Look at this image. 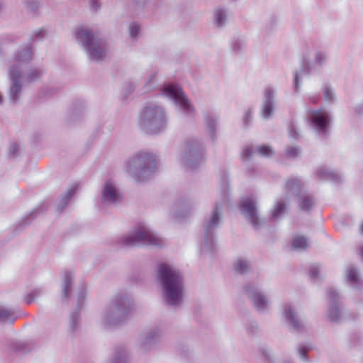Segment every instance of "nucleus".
<instances>
[{
    "label": "nucleus",
    "instance_id": "f257e3e1",
    "mask_svg": "<svg viewBox=\"0 0 363 363\" xmlns=\"http://www.w3.org/2000/svg\"><path fill=\"white\" fill-rule=\"evenodd\" d=\"M157 280L168 306H179L182 303L184 280L182 272L165 262L157 264Z\"/></svg>",
    "mask_w": 363,
    "mask_h": 363
},
{
    "label": "nucleus",
    "instance_id": "f03ea898",
    "mask_svg": "<svg viewBox=\"0 0 363 363\" xmlns=\"http://www.w3.org/2000/svg\"><path fill=\"white\" fill-rule=\"evenodd\" d=\"M133 301L125 291L116 294L101 313L104 327L118 326L124 324L131 315Z\"/></svg>",
    "mask_w": 363,
    "mask_h": 363
},
{
    "label": "nucleus",
    "instance_id": "7ed1b4c3",
    "mask_svg": "<svg viewBox=\"0 0 363 363\" xmlns=\"http://www.w3.org/2000/svg\"><path fill=\"white\" fill-rule=\"evenodd\" d=\"M31 61V51L28 48L16 51L7 62L8 77L10 85L8 96L11 104H16L21 99L23 83L21 81L23 65Z\"/></svg>",
    "mask_w": 363,
    "mask_h": 363
},
{
    "label": "nucleus",
    "instance_id": "20e7f679",
    "mask_svg": "<svg viewBox=\"0 0 363 363\" xmlns=\"http://www.w3.org/2000/svg\"><path fill=\"white\" fill-rule=\"evenodd\" d=\"M169 116L165 109L157 104H147L141 110L138 124L148 135H159L165 131Z\"/></svg>",
    "mask_w": 363,
    "mask_h": 363
},
{
    "label": "nucleus",
    "instance_id": "39448f33",
    "mask_svg": "<svg viewBox=\"0 0 363 363\" xmlns=\"http://www.w3.org/2000/svg\"><path fill=\"white\" fill-rule=\"evenodd\" d=\"M156 170L155 156L150 152H138L128 162V171L138 182L147 181L156 172Z\"/></svg>",
    "mask_w": 363,
    "mask_h": 363
},
{
    "label": "nucleus",
    "instance_id": "423d86ee",
    "mask_svg": "<svg viewBox=\"0 0 363 363\" xmlns=\"http://www.w3.org/2000/svg\"><path fill=\"white\" fill-rule=\"evenodd\" d=\"M223 220L221 206L216 204L208 216L203 220V238L200 245L202 253H213L216 249V231Z\"/></svg>",
    "mask_w": 363,
    "mask_h": 363
},
{
    "label": "nucleus",
    "instance_id": "0eeeda50",
    "mask_svg": "<svg viewBox=\"0 0 363 363\" xmlns=\"http://www.w3.org/2000/svg\"><path fill=\"white\" fill-rule=\"evenodd\" d=\"M75 38L86 50L89 60L99 62L105 57V41L96 35L90 28L78 29L75 33Z\"/></svg>",
    "mask_w": 363,
    "mask_h": 363
},
{
    "label": "nucleus",
    "instance_id": "6e6552de",
    "mask_svg": "<svg viewBox=\"0 0 363 363\" xmlns=\"http://www.w3.org/2000/svg\"><path fill=\"white\" fill-rule=\"evenodd\" d=\"M118 242L123 247L152 245L161 247L162 240L145 225L136 227L130 233L121 237Z\"/></svg>",
    "mask_w": 363,
    "mask_h": 363
},
{
    "label": "nucleus",
    "instance_id": "1a4fd4ad",
    "mask_svg": "<svg viewBox=\"0 0 363 363\" xmlns=\"http://www.w3.org/2000/svg\"><path fill=\"white\" fill-rule=\"evenodd\" d=\"M162 94L172 100L185 117L190 118L195 117L196 111L179 86L166 84L162 88Z\"/></svg>",
    "mask_w": 363,
    "mask_h": 363
},
{
    "label": "nucleus",
    "instance_id": "9d476101",
    "mask_svg": "<svg viewBox=\"0 0 363 363\" xmlns=\"http://www.w3.org/2000/svg\"><path fill=\"white\" fill-rule=\"evenodd\" d=\"M205 160V148L203 143L196 138L186 140L183 154V162L188 170L199 168Z\"/></svg>",
    "mask_w": 363,
    "mask_h": 363
},
{
    "label": "nucleus",
    "instance_id": "9b49d317",
    "mask_svg": "<svg viewBox=\"0 0 363 363\" xmlns=\"http://www.w3.org/2000/svg\"><path fill=\"white\" fill-rule=\"evenodd\" d=\"M244 291L253 308L259 313L269 311L271 301L262 289L255 283H248L244 286Z\"/></svg>",
    "mask_w": 363,
    "mask_h": 363
},
{
    "label": "nucleus",
    "instance_id": "f8f14e48",
    "mask_svg": "<svg viewBox=\"0 0 363 363\" xmlns=\"http://www.w3.org/2000/svg\"><path fill=\"white\" fill-rule=\"evenodd\" d=\"M240 210L242 216L248 220L255 230L264 225L258 214L257 202L252 197L242 198L240 201Z\"/></svg>",
    "mask_w": 363,
    "mask_h": 363
},
{
    "label": "nucleus",
    "instance_id": "ddd939ff",
    "mask_svg": "<svg viewBox=\"0 0 363 363\" xmlns=\"http://www.w3.org/2000/svg\"><path fill=\"white\" fill-rule=\"evenodd\" d=\"M308 116L316 132L320 135L326 136L330 128V113L324 109L309 110Z\"/></svg>",
    "mask_w": 363,
    "mask_h": 363
},
{
    "label": "nucleus",
    "instance_id": "4468645a",
    "mask_svg": "<svg viewBox=\"0 0 363 363\" xmlns=\"http://www.w3.org/2000/svg\"><path fill=\"white\" fill-rule=\"evenodd\" d=\"M101 202L106 206H115L122 202V194L111 180L104 182L101 194Z\"/></svg>",
    "mask_w": 363,
    "mask_h": 363
},
{
    "label": "nucleus",
    "instance_id": "2eb2a0df",
    "mask_svg": "<svg viewBox=\"0 0 363 363\" xmlns=\"http://www.w3.org/2000/svg\"><path fill=\"white\" fill-rule=\"evenodd\" d=\"M328 309L327 317L331 322L338 323L341 320L343 307L340 302L339 293L333 288L327 290Z\"/></svg>",
    "mask_w": 363,
    "mask_h": 363
},
{
    "label": "nucleus",
    "instance_id": "dca6fc26",
    "mask_svg": "<svg viewBox=\"0 0 363 363\" xmlns=\"http://www.w3.org/2000/svg\"><path fill=\"white\" fill-rule=\"evenodd\" d=\"M276 96L275 88L267 86L264 89L260 108V115L263 118L269 119L273 116L276 106Z\"/></svg>",
    "mask_w": 363,
    "mask_h": 363
},
{
    "label": "nucleus",
    "instance_id": "f3484780",
    "mask_svg": "<svg viewBox=\"0 0 363 363\" xmlns=\"http://www.w3.org/2000/svg\"><path fill=\"white\" fill-rule=\"evenodd\" d=\"M283 317L291 330L301 333L305 329L303 320L291 304H285L282 308Z\"/></svg>",
    "mask_w": 363,
    "mask_h": 363
},
{
    "label": "nucleus",
    "instance_id": "a211bd4d",
    "mask_svg": "<svg viewBox=\"0 0 363 363\" xmlns=\"http://www.w3.org/2000/svg\"><path fill=\"white\" fill-rule=\"evenodd\" d=\"M162 331L158 327H154L142 335L138 340L140 349L144 352L151 350L160 340Z\"/></svg>",
    "mask_w": 363,
    "mask_h": 363
},
{
    "label": "nucleus",
    "instance_id": "6ab92c4d",
    "mask_svg": "<svg viewBox=\"0 0 363 363\" xmlns=\"http://www.w3.org/2000/svg\"><path fill=\"white\" fill-rule=\"evenodd\" d=\"M86 298V291L82 288L78 291L77 303L76 309L69 315V332L74 335L80 328V311Z\"/></svg>",
    "mask_w": 363,
    "mask_h": 363
},
{
    "label": "nucleus",
    "instance_id": "aec40b11",
    "mask_svg": "<svg viewBox=\"0 0 363 363\" xmlns=\"http://www.w3.org/2000/svg\"><path fill=\"white\" fill-rule=\"evenodd\" d=\"M85 113V106L82 101H76L72 104L66 116L69 124H74L79 122L84 118Z\"/></svg>",
    "mask_w": 363,
    "mask_h": 363
},
{
    "label": "nucleus",
    "instance_id": "412c9836",
    "mask_svg": "<svg viewBox=\"0 0 363 363\" xmlns=\"http://www.w3.org/2000/svg\"><path fill=\"white\" fill-rule=\"evenodd\" d=\"M258 153L262 157H269L273 155L272 149L267 145H260L254 150L252 147H246L242 152L243 160H249L254 154Z\"/></svg>",
    "mask_w": 363,
    "mask_h": 363
},
{
    "label": "nucleus",
    "instance_id": "4be33fe9",
    "mask_svg": "<svg viewBox=\"0 0 363 363\" xmlns=\"http://www.w3.org/2000/svg\"><path fill=\"white\" fill-rule=\"evenodd\" d=\"M77 186H70L62 196L59 198L55 203V211L58 213H61L66 208L70 201L71 199L74 196L77 191Z\"/></svg>",
    "mask_w": 363,
    "mask_h": 363
},
{
    "label": "nucleus",
    "instance_id": "5701e85b",
    "mask_svg": "<svg viewBox=\"0 0 363 363\" xmlns=\"http://www.w3.org/2000/svg\"><path fill=\"white\" fill-rule=\"evenodd\" d=\"M316 174L323 180H329L334 183H340L342 182V177L339 173L330 170L325 166L318 167Z\"/></svg>",
    "mask_w": 363,
    "mask_h": 363
},
{
    "label": "nucleus",
    "instance_id": "b1692460",
    "mask_svg": "<svg viewBox=\"0 0 363 363\" xmlns=\"http://www.w3.org/2000/svg\"><path fill=\"white\" fill-rule=\"evenodd\" d=\"M313 65H311L308 60H304L302 62L299 72H296L294 73V90L295 92L298 93L300 91V79L299 74L308 75L312 72Z\"/></svg>",
    "mask_w": 363,
    "mask_h": 363
},
{
    "label": "nucleus",
    "instance_id": "393cba45",
    "mask_svg": "<svg viewBox=\"0 0 363 363\" xmlns=\"http://www.w3.org/2000/svg\"><path fill=\"white\" fill-rule=\"evenodd\" d=\"M204 120L206 131L211 140L215 142L216 140L217 117L213 114L205 113Z\"/></svg>",
    "mask_w": 363,
    "mask_h": 363
},
{
    "label": "nucleus",
    "instance_id": "a878e982",
    "mask_svg": "<svg viewBox=\"0 0 363 363\" xmlns=\"http://www.w3.org/2000/svg\"><path fill=\"white\" fill-rule=\"evenodd\" d=\"M73 276L71 272H65L62 283V300L64 301L72 292Z\"/></svg>",
    "mask_w": 363,
    "mask_h": 363
},
{
    "label": "nucleus",
    "instance_id": "bb28decb",
    "mask_svg": "<svg viewBox=\"0 0 363 363\" xmlns=\"http://www.w3.org/2000/svg\"><path fill=\"white\" fill-rule=\"evenodd\" d=\"M46 35V30L44 28H40L36 30H35L32 35H30L28 43L26 45H25L23 48L18 50L17 51H21L24 49L28 48L31 51V59L33 56V43L35 41H41Z\"/></svg>",
    "mask_w": 363,
    "mask_h": 363
},
{
    "label": "nucleus",
    "instance_id": "cd10ccee",
    "mask_svg": "<svg viewBox=\"0 0 363 363\" xmlns=\"http://www.w3.org/2000/svg\"><path fill=\"white\" fill-rule=\"evenodd\" d=\"M45 73L42 67H34L30 69L23 76L26 84H31L38 81Z\"/></svg>",
    "mask_w": 363,
    "mask_h": 363
},
{
    "label": "nucleus",
    "instance_id": "c85d7f7f",
    "mask_svg": "<svg viewBox=\"0 0 363 363\" xmlns=\"http://www.w3.org/2000/svg\"><path fill=\"white\" fill-rule=\"evenodd\" d=\"M296 198L298 199L300 208L303 211H311L315 203L314 198L304 192Z\"/></svg>",
    "mask_w": 363,
    "mask_h": 363
},
{
    "label": "nucleus",
    "instance_id": "c756f323",
    "mask_svg": "<svg viewBox=\"0 0 363 363\" xmlns=\"http://www.w3.org/2000/svg\"><path fill=\"white\" fill-rule=\"evenodd\" d=\"M287 191L291 193L295 197L299 196L303 192L301 191V182L298 178H291L286 182Z\"/></svg>",
    "mask_w": 363,
    "mask_h": 363
},
{
    "label": "nucleus",
    "instance_id": "7c9ffc66",
    "mask_svg": "<svg viewBox=\"0 0 363 363\" xmlns=\"http://www.w3.org/2000/svg\"><path fill=\"white\" fill-rule=\"evenodd\" d=\"M47 207L38 206L29 215L26 216L16 226L15 230H22L26 226L28 225L35 216L40 212L45 211Z\"/></svg>",
    "mask_w": 363,
    "mask_h": 363
},
{
    "label": "nucleus",
    "instance_id": "2f4dec72",
    "mask_svg": "<svg viewBox=\"0 0 363 363\" xmlns=\"http://www.w3.org/2000/svg\"><path fill=\"white\" fill-rule=\"evenodd\" d=\"M346 276L347 281L354 287L357 288L361 282L357 269L352 265L349 266L347 269Z\"/></svg>",
    "mask_w": 363,
    "mask_h": 363
},
{
    "label": "nucleus",
    "instance_id": "473e14b6",
    "mask_svg": "<svg viewBox=\"0 0 363 363\" xmlns=\"http://www.w3.org/2000/svg\"><path fill=\"white\" fill-rule=\"evenodd\" d=\"M16 320L13 309L0 306V323H13Z\"/></svg>",
    "mask_w": 363,
    "mask_h": 363
},
{
    "label": "nucleus",
    "instance_id": "72a5a7b5",
    "mask_svg": "<svg viewBox=\"0 0 363 363\" xmlns=\"http://www.w3.org/2000/svg\"><path fill=\"white\" fill-rule=\"evenodd\" d=\"M108 363H127V354L123 347L117 348Z\"/></svg>",
    "mask_w": 363,
    "mask_h": 363
},
{
    "label": "nucleus",
    "instance_id": "f704fd0d",
    "mask_svg": "<svg viewBox=\"0 0 363 363\" xmlns=\"http://www.w3.org/2000/svg\"><path fill=\"white\" fill-rule=\"evenodd\" d=\"M234 269L237 273L243 274L250 271L251 266L248 260L240 258L235 263Z\"/></svg>",
    "mask_w": 363,
    "mask_h": 363
},
{
    "label": "nucleus",
    "instance_id": "c9c22d12",
    "mask_svg": "<svg viewBox=\"0 0 363 363\" xmlns=\"http://www.w3.org/2000/svg\"><path fill=\"white\" fill-rule=\"evenodd\" d=\"M328 55L326 51L317 50L313 55V62L316 66L322 67L328 61Z\"/></svg>",
    "mask_w": 363,
    "mask_h": 363
},
{
    "label": "nucleus",
    "instance_id": "e433bc0d",
    "mask_svg": "<svg viewBox=\"0 0 363 363\" xmlns=\"http://www.w3.org/2000/svg\"><path fill=\"white\" fill-rule=\"evenodd\" d=\"M23 4L28 13L33 16L38 14L40 1L37 0H24Z\"/></svg>",
    "mask_w": 363,
    "mask_h": 363
},
{
    "label": "nucleus",
    "instance_id": "4c0bfd02",
    "mask_svg": "<svg viewBox=\"0 0 363 363\" xmlns=\"http://www.w3.org/2000/svg\"><path fill=\"white\" fill-rule=\"evenodd\" d=\"M291 246L296 250H304L307 247V240L302 235L296 236L291 242Z\"/></svg>",
    "mask_w": 363,
    "mask_h": 363
},
{
    "label": "nucleus",
    "instance_id": "58836bf2",
    "mask_svg": "<svg viewBox=\"0 0 363 363\" xmlns=\"http://www.w3.org/2000/svg\"><path fill=\"white\" fill-rule=\"evenodd\" d=\"M286 206V205L284 202H283V201L277 202L274 208L272 211V216H271V220H277L279 219L280 217L284 213Z\"/></svg>",
    "mask_w": 363,
    "mask_h": 363
},
{
    "label": "nucleus",
    "instance_id": "ea45409f",
    "mask_svg": "<svg viewBox=\"0 0 363 363\" xmlns=\"http://www.w3.org/2000/svg\"><path fill=\"white\" fill-rule=\"evenodd\" d=\"M227 16L225 11L223 9H218L216 11L215 24L217 27H223L226 22Z\"/></svg>",
    "mask_w": 363,
    "mask_h": 363
},
{
    "label": "nucleus",
    "instance_id": "a19ab883",
    "mask_svg": "<svg viewBox=\"0 0 363 363\" xmlns=\"http://www.w3.org/2000/svg\"><path fill=\"white\" fill-rule=\"evenodd\" d=\"M230 47L233 52L239 53L245 48V42L243 39L240 38H233L231 41Z\"/></svg>",
    "mask_w": 363,
    "mask_h": 363
},
{
    "label": "nucleus",
    "instance_id": "79ce46f5",
    "mask_svg": "<svg viewBox=\"0 0 363 363\" xmlns=\"http://www.w3.org/2000/svg\"><path fill=\"white\" fill-rule=\"evenodd\" d=\"M324 99L328 102H333L335 100V94L332 86L329 84H324L323 86Z\"/></svg>",
    "mask_w": 363,
    "mask_h": 363
},
{
    "label": "nucleus",
    "instance_id": "37998d69",
    "mask_svg": "<svg viewBox=\"0 0 363 363\" xmlns=\"http://www.w3.org/2000/svg\"><path fill=\"white\" fill-rule=\"evenodd\" d=\"M43 293L40 288H35L28 295L24 296V301L26 304H30L35 300L36 298L39 297Z\"/></svg>",
    "mask_w": 363,
    "mask_h": 363
},
{
    "label": "nucleus",
    "instance_id": "c03bdc74",
    "mask_svg": "<svg viewBox=\"0 0 363 363\" xmlns=\"http://www.w3.org/2000/svg\"><path fill=\"white\" fill-rule=\"evenodd\" d=\"M43 293L40 288H35L28 295L24 296V301L26 304H30L35 300L36 298L39 297Z\"/></svg>",
    "mask_w": 363,
    "mask_h": 363
},
{
    "label": "nucleus",
    "instance_id": "a18cd8bd",
    "mask_svg": "<svg viewBox=\"0 0 363 363\" xmlns=\"http://www.w3.org/2000/svg\"><path fill=\"white\" fill-rule=\"evenodd\" d=\"M310 278L313 281H318L320 279V267L318 264H313L309 270Z\"/></svg>",
    "mask_w": 363,
    "mask_h": 363
},
{
    "label": "nucleus",
    "instance_id": "49530a36",
    "mask_svg": "<svg viewBox=\"0 0 363 363\" xmlns=\"http://www.w3.org/2000/svg\"><path fill=\"white\" fill-rule=\"evenodd\" d=\"M300 152L301 150L297 146L289 147L286 149V156L288 158H294L299 155Z\"/></svg>",
    "mask_w": 363,
    "mask_h": 363
},
{
    "label": "nucleus",
    "instance_id": "de8ad7c7",
    "mask_svg": "<svg viewBox=\"0 0 363 363\" xmlns=\"http://www.w3.org/2000/svg\"><path fill=\"white\" fill-rule=\"evenodd\" d=\"M189 214V208L187 207V204H185L182 207V211L177 210L175 211V217L178 220H182V218H186Z\"/></svg>",
    "mask_w": 363,
    "mask_h": 363
},
{
    "label": "nucleus",
    "instance_id": "09e8293b",
    "mask_svg": "<svg viewBox=\"0 0 363 363\" xmlns=\"http://www.w3.org/2000/svg\"><path fill=\"white\" fill-rule=\"evenodd\" d=\"M252 121V110L250 108H249L242 118L243 125L245 128H247V126H249L251 124Z\"/></svg>",
    "mask_w": 363,
    "mask_h": 363
},
{
    "label": "nucleus",
    "instance_id": "8fccbe9b",
    "mask_svg": "<svg viewBox=\"0 0 363 363\" xmlns=\"http://www.w3.org/2000/svg\"><path fill=\"white\" fill-rule=\"evenodd\" d=\"M140 27L135 23H133L129 26V35L130 38L137 37L139 33Z\"/></svg>",
    "mask_w": 363,
    "mask_h": 363
},
{
    "label": "nucleus",
    "instance_id": "3c124183",
    "mask_svg": "<svg viewBox=\"0 0 363 363\" xmlns=\"http://www.w3.org/2000/svg\"><path fill=\"white\" fill-rule=\"evenodd\" d=\"M246 330H247L248 334H250V335L256 334L259 330L258 325L256 322L251 321L249 323L248 325L247 326Z\"/></svg>",
    "mask_w": 363,
    "mask_h": 363
},
{
    "label": "nucleus",
    "instance_id": "603ef678",
    "mask_svg": "<svg viewBox=\"0 0 363 363\" xmlns=\"http://www.w3.org/2000/svg\"><path fill=\"white\" fill-rule=\"evenodd\" d=\"M309 350V347H307L306 346H301L298 350V353L300 356V357L303 360V361H308V357L307 356V352Z\"/></svg>",
    "mask_w": 363,
    "mask_h": 363
},
{
    "label": "nucleus",
    "instance_id": "864d4df0",
    "mask_svg": "<svg viewBox=\"0 0 363 363\" xmlns=\"http://www.w3.org/2000/svg\"><path fill=\"white\" fill-rule=\"evenodd\" d=\"M18 149H19V147L16 143H11L8 150V155L10 157H16L17 155Z\"/></svg>",
    "mask_w": 363,
    "mask_h": 363
},
{
    "label": "nucleus",
    "instance_id": "5fc2aeb1",
    "mask_svg": "<svg viewBox=\"0 0 363 363\" xmlns=\"http://www.w3.org/2000/svg\"><path fill=\"white\" fill-rule=\"evenodd\" d=\"M289 136L294 139H297L298 138V133L296 128L294 125H291L289 128Z\"/></svg>",
    "mask_w": 363,
    "mask_h": 363
},
{
    "label": "nucleus",
    "instance_id": "6e6d98bb",
    "mask_svg": "<svg viewBox=\"0 0 363 363\" xmlns=\"http://www.w3.org/2000/svg\"><path fill=\"white\" fill-rule=\"evenodd\" d=\"M262 353L264 355V357L269 361L272 362V351L269 349H262Z\"/></svg>",
    "mask_w": 363,
    "mask_h": 363
},
{
    "label": "nucleus",
    "instance_id": "4d7b16f0",
    "mask_svg": "<svg viewBox=\"0 0 363 363\" xmlns=\"http://www.w3.org/2000/svg\"><path fill=\"white\" fill-rule=\"evenodd\" d=\"M354 111L358 115L363 114V102L357 104L354 107Z\"/></svg>",
    "mask_w": 363,
    "mask_h": 363
},
{
    "label": "nucleus",
    "instance_id": "13d9d810",
    "mask_svg": "<svg viewBox=\"0 0 363 363\" xmlns=\"http://www.w3.org/2000/svg\"><path fill=\"white\" fill-rule=\"evenodd\" d=\"M145 0H133V6L140 8L145 5Z\"/></svg>",
    "mask_w": 363,
    "mask_h": 363
},
{
    "label": "nucleus",
    "instance_id": "bf43d9fd",
    "mask_svg": "<svg viewBox=\"0 0 363 363\" xmlns=\"http://www.w3.org/2000/svg\"><path fill=\"white\" fill-rule=\"evenodd\" d=\"M26 346V343H18V344L16 345L15 349L17 351L24 352Z\"/></svg>",
    "mask_w": 363,
    "mask_h": 363
},
{
    "label": "nucleus",
    "instance_id": "052dcab7",
    "mask_svg": "<svg viewBox=\"0 0 363 363\" xmlns=\"http://www.w3.org/2000/svg\"><path fill=\"white\" fill-rule=\"evenodd\" d=\"M134 89L135 87L133 86V84H130L127 85L125 97H127L128 95L130 94L134 90Z\"/></svg>",
    "mask_w": 363,
    "mask_h": 363
},
{
    "label": "nucleus",
    "instance_id": "680f3d73",
    "mask_svg": "<svg viewBox=\"0 0 363 363\" xmlns=\"http://www.w3.org/2000/svg\"><path fill=\"white\" fill-rule=\"evenodd\" d=\"M309 101L312 104H316L319 101V96H312L309 97Z\"/></svg>",
    "mask_w": 363,
    "mask_h": 363
},
{
    "label": "nucleus",
    "instance_id": "e2e57ef3",
    "mask_svg": "<svg viewBox=\"0 0 363 363\" xmlns=\"http://www.w3.org/2000/svg\"><path fill=\"white\" fill-rule=\"evenodd\" d=\"M91 6L95 9L98 10L99 5L96 0H91Z\"/></svg>",
    "mask_w": 363,
    "mask_h": 363
},
{
    "label": "nucleus",
    "instance_id": "0e129e2a",
    "mask_svg": "<svg viewBox=\"0 0 363 363\" xmlns=\"http://www.w3.org/2000/svg\"><path fill=\"white\" fill-rule=\"evenodd\" d=\"M152 77H153V76H152ZM152 79V78H151V79L147 82V84H146V86H150V82H151Z\"/></svg>",
    "mask_w": 363,
    "mask_h": 363
},
{
    "label": "nucleus",
    "instance_id": "69168bd1",
    "mask_svg": "<svg viewBox=\"0 0 363 363\" xmlns=\"http://www.w3.org/2000/svg\"><path fill=\"white\" fill-rule=\"evenodd\" d=\"M3 102V96L0 94V104Z\"/></svg>",
    "mask_w": 363,
    "mask_h": 363
},
{
    "label": "nucleus",
    "instance_id": "338daca9",
    "mask_svg": "<svg viewBox=\"0 0 363 363\" xmlns=\"http://www.w3.org/2000/svg\"><path fill=\"white\" fill-rule=\"evenodd\" d=\"M361 230H362V234H363V224H362V226H361Z\"/></svg>",
    "mask_w": 363,
    "mask_h": 363
}]
</instances>
